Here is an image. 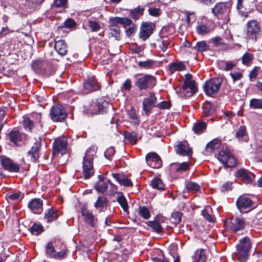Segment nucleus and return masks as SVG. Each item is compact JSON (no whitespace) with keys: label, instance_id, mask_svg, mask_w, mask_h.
Returning <instances> with one entry per match:
<instances>
[{"label":"nucleus","instance_id":"52","mask_svg":"<svg viewBox=\"0 0 262 262\" xmlns=\"http://www.w3.org/2000/svg\"><path fill=\"white\" fill-rule=\"evenodd\" d=\"M4 170L9 172H18L19 166L18 165H2Z\"/></svg>","mask_w":262,"mask_h":262},{"label":"nucleus","instance_id":"60","mask_svg":"<svg viewBox=\"0 0 262 262\" xmlns=\"http://www.w3.org/2000/svg\"><path fill=\"white\" fill-rule=\"evenodd\" d=\"M24 195L20 192L13 193L9 195L8 197L12 200H21Z\"/></svg>","mask_w":262,"mask_h":262},{"label":"nucleus","instance_id":"33","mask_svg":"<svg viewBox=\"0 0 262 262\" xmlns=\"http://www.w3.org/2000/svg\"><path fill=\"white\" fill-rule=\"evenodd\" d=\"M185 69V66L182 62H172L169 65V70L171 73L175 71H182Z\"/></svg>","mask_w":262,"mask_h":262},{"label":"nucleus","instance_id":"38","mask_svg":"<svg viewBox=\"0 0 262 262\" xmlns=\"http://www.w3.org/2000/svg\"><path fill=\"white\" fill-rule=\"evenodd\" d=\"M194 49L198 52H204L209 50V47L205 41L196 42Z\"/></svg>","mask_w":262,"mask_h":262},{"label":"nucleus","instance_id":"3","mask_svg":"<svg viewBox=\"0 0 262 262\" xmlns=\"http://www.w3.org/2000/svg\"><path fill=\"white\" fill-rule=\"evenodd\" d=\"M197 91L195 82L192 80V75L190 74L185 75V80L182 87V95L185 97L192 96Z\"/></svg>","mask_w":262,"mask_h":262},{"label":"nucleus","instance_id":"11","mask_svg":"<svg viewBox=\"0 0 262 262\" xmlns=\"http://www.w3.org/2000/svg\"><path fill=\"white\" fill-rule=\"evenodd\" d=\"M247 36L254 40H256L257 34L260 31V27L256 20L249 21L247 25Z\"/></svg>","mask_w":262,"mask_h":262},{"label":"nucleus","instance_id":"25","mask_svg":"<svg viewBox=\"0 0 262 262\" xmlns=\"http://www.w3.org/2000/svg\"><path fill=\"white\" fill-rule=\"evenodd\" d=\"M110 34L112 36L115 37L116 40L120 39V30L119 27L118 26V24H113V18L110 19Z\"/></svg>","mask_w":262,"mask_h":262},{"label":"nucleus","instance_id":"32","mask_svg":"<svg viewBox=\"0 0 262 262\" xmlns=\"http://www.w3.org/2000/svg\"><path fill=\"white\" fill-rule=\"evenodd\" d=\"M122 24L124 27L130 26L132 23V20L127 17H114L113 18V24Z\"/></svg>","mask_w":262,"mask_h":262},{"label":"nucleus","instance_id":"17","mask_svg":"<svg viewBox=\"0 0 262 262\" xmlns=\"http://www.w3.org/2000/svg\"><path fill=\"white\" fill-rule=\"evenodd\" d=\"M237 178H240L245 183H250L255 178V175L244 168L237 170L235 174Z\"/></svg>","mask_w":262,"mask_h":262},{"label":"nucleus","instance_id":"5","mask_svg":"<svg viewBox=\"0 0 262 262\" xmlns=\"http://www.w3.org/2000/svg\"><path fill=\"white\" fill-rule=\"evenodd\" d=\"M222 80L220 78H213L207 81L203 88L205 93L209 96H212L219 91Z\"/></svg>","mask_w":262,"mask_h":262},{"label":"nucleus","instance_id":"51","mask_svg":"<svg viewBox=\"0 0 262 262\" xmlns=\"http://www.w3.org/2000/svg\"><path fill=\"white\" fill-rule=\"evenodd\" d=\"M95 188L98 192L103 193L107 190L108 185L106 182H99L95 185Z\"/></svg>","mask_w":262,"mask_h":262},{"label":"nucleus","instance_id":"53","mask_svg":"<svg viewBox=\"0 0 262 262\" xmlns=\"http://www.w3.org/2000/svg\"><path fill=\"white\" fill-rule=\"evenodd\" d=\"M31 232L35 235H37L41 233L42 231V227L38 224H34L30 228Z\"/></svg>","mask_w":262,"mask_h":262},{"label":"nucleus","instance_id":"20","mask_svg":"<svg viewBox=\"0 0 262 262\" xmlns=\"http://www.w3.org/2000/svg\"><path fill=\"white\" fill-rule=\"evenodd\" d=\"M97 150V147L96 146H92L86 151L85 156L83 158L84 164L86 163H88V164L93 163Z\"/></svg>","mask_w":262,"mask_h":262},{"label":"nucleus","instance_id":"18","mask_svg":"<svg viewBox=\"0 0 262 262\" xmlns=\"http://www.w3.org/2000/svg\"><path fill=\"white\" fill-rule=\"evenodd\" d=\"M40 147V139L35 142L34 145L32 147L30 150L28 152L27 158L31 162H38V150Z\"/></svg>","mask_w":262,"mask_h":262},{"label":"nucleus","instance_id":"34","mask_svg":"<svg viewBox=\"0 0 262 262\" xmlns=\"http://www.w3.org/2000/svg\"><path fill=\"white\" fill-rule=\"evenodd\" d=\"M156 61L152 59H148L146 61H139L138 63L139 67L146 70L151 69L155 67Z\"/></svg>","mask_w":262,"mask_h":262},{"label":"nucleus","instance_id":"54","mask_svg":"<svg viewBox=\"0 0 262 262\" xmlns=\"http://www.w3.org/2000/svg\"><path fill=\"white\" fill-rule=\"evenodd\" d=\"M181 213L175 212L172 213L171 221L174 224H178L181 221Z\"/></svg>","mask_w":262,"mask_h":262},{"label":"nucleus","instance_id":"49","mask_svg":"<svg viewBox=\"0 0 262 262\" xmlns=\"http://www.w3.org/2000/svg\"><path fill=\"white\" fill-rule=\"evenodd\" d=\"M129 118L132 120V123L135 125H138L139 121L137 118L135 110L131 109L127 112Z\"/></svg>","mask_w":262,"mask_h":262},{"label":"nucleus","instance_id":"45","mask_svg":"<svg viewBox=\"0 0 262 262\" xmlns=\"http://www.w3.org/2000/svg\"><path fill=\"white\" fill-rule=\"evenodd\" d=\"M221 66L223 70L230 71L236 66V63L231 61H222Z\"/></svg>","mask_w":262,"mask_h":262},{"label":"nucleus","instance_id":"2","mask_svg":"<svg viewBox=\"0 0 262 262\" xmlns=\"http://www.w3.org/2000/svg\"><path fill=\"white\" fill-rule=\"evenodd\" d=\"M251 243L249 238L245 237L236 246V256L240 262H246L249 256Z\"/></svg>","mask_w":262,"mask_h":262},{"label":"nucleus","instance_id":"56","mask_svg":"<svg viewBox=\"0 0 262 262\" xmlns=\"http://www.w3.org/2000/svg\"><path fill=\"white\" fill-rule=\"evenodd\" d=\"M139 214L145 219H147L150 216L149 210L144 206L140 208Z\"/></svg>","mask_w":262,"mask_h":262},{"label":"nucleus","instance_id":"21","mask_svg":"<svg viewBox=\"0 0 262 262\" xmlns=\"http://www.w3.org/2000/svg\"><path fill=\"white\" fill-rule=\"evenodd\" d=\"M42 201L40 199L35 198L31 200L28 204V208L34 212L42 211Z\"/></svg>","mask_w":262,"mask_h":262},{"label":"nucleus","instance_id":"26","mask_svg":"<svg viewBox=\"0 0 262 262\" xmlns=\"http://www.w3.org/2000/svg\"><path fill=\"white\" fill-rule=\"evenodd\" d=\"M54 48L61 56H64L67 53V47L64 40H60L56 41Z\"/></svg>","mask_w":262,"mask_h":262},{"label":"nucleus","instance_id":"37","mask_svg":"<svg viewBox=\"0 0 262 262\" xmlns=\"http://www.w3.org/2000/svg\"><path fill=\"white\" fill-rule=\"evenodd\" d=\"M144 10V8L140 6L137 8L131 9L130 11V16L133 18L137 19L143 15Z\"/></svg>","mask_w":262,"mask_h":262},{"label":"nucleus","instance_id":"55","mask_svg":"<svg viewBox=\"0 0 262 262\" xmlns=\"http://www.w3.org/2000/svg\"><path fill=\"white\" fill-rule=\"evenodd\" d=\"M115 153V148L113 147L108 148L104 152L105 157L110 161H111L112 158Z\"/></svg>","mask_w":262,"mask_h":262},{"label":"nucleus","instance_id":"22","mask_svg":"<svg viewBox=\"0 0 262 262\" xmlns=\"http://www.w3.org/2000/svg\"><path fill=\"white\" fill-rule=\"evenodd\" d=\"M221 145L220 140L215 139L209 142L206 146L204 154L207 155L209 153L213 152L216 149H217Z\"/></svg>","mask_w":262,"mask_h":262},{"label":"nucleus","instance_id":"40","mask_svg":"<svg viewBox=\"0 0 262 262\" xmlns=\"http://www.w3.org/2000/svg\"><path fill=\"white\" fill-rule=\"evenodd\" d=\"M45 217L48 222H51L57 219L58 214L54 210L51 208L45 213Z\"/></svg>","mask_w":262,"mask_h":262},{"label":"nucleus","instance_id":"14","mask_svg":"<svg viewBox=\"0 0 262 262\" xmlns=\"http://www.w3.org/2000/svg\"><path fill=\"white\" fill-rule=\"evenodd\" d=\"M81 215L85 223L92 227H94L97 224V219L85 206H83L81 210Z\"/></svg>","mask_w":262,"mask_h":262},{"label":"nucleus","instance_id":"6","mask_svg":"<svg viewBox=\"0 0 262 262\" xmlns=\"http://www.w3.org/2000/svg\"><path fill=\"white\" fill-rule=\"evenodd\" d=\"M225 226L227 230L229 229L232 232L236 233L244 229L245 222L243 219L232 217L225 221Z\"/></svg>","mask_w":262,"mask_h":262},{"label":"nucleus","instance_id":"48","mask_svg":"<svg viewBox=\"0 0 262 262\" xmlns=\"http://www.w3.org/2000/svg\"><path fill=\"white\" fill-rule=\"evenodd\" d=\"M117 202L121 205L122 209L124 211H126L128 210V204L125 198L120 195L117 198Z\"/></svg>","mask_w":262,"mask_h":262},{"label":"nucleus","instance_id":"57","mask_svg":"<svg viewBox=\"0 0 262 262\" xmlns=\"http://www.w3.org/2000/svg\"><path fill=\"white\" fill-rule=\"evenodd\" d=\"M23 125L26 130L31 131L33 123L29 118L25 117L23 121Z\"/></svg>","mask_w":262,"mask_h":262},{"label":"nucleus","instance_id":"31","mask_svg":"<svg viewBox=\"0 0 262 262\" xmlns=\"http://www.w3.org/2000/svg\"><path fill=\"white\" fill-rule=\"evenodd\" d=\"M196 31L199 35H204L211 32L212 30L208 25L201 23L197 26Z\"/></svg>","mask_w":262,"mask_h":262},{"label":"nucleus","instance_id":"30","mask_svg":"<svg viewBox=\"0 0 262 262\" xmlns=\"http://www.w3.org/2000/svg\"><path fill=\"white\" fill-rule=\"evenodd\" d=\"M145 160L147 163H159L162 162V160L160 157L155 152H151L147 154L145 157Z\"/></svg>","mask_w":262,"mask_h":262},{"label":"nucleus","instance_id":"58","mask_svg":"<svg viewBox=\"0 0 262 262\" xmlns=\"http://www.w3.org/2000/svg\"><path fill=\"white\" fill-rule=\"evenodd\" d=\"M148 11L149 14L152 16H158L161 14V10L159 8L149 7Z\"/></svg>","mask_w":262,"mask_h":262},{"label":"nucleus","instance_id":"15","mask_svg":"<svg viewBox=\"0 0 262 262\" xmlns=\"http://www.w3.org/2000/svg\"><path fill=\"white\" fill-rule=\"evenodd\" d=\"M255 0H237L236 9L242 16L246 17L247 14L242 11L243 8H247L249 10H253L255 7Z\"/></svg>","mask_w":262,"mask_h":262},{"label":"nucleus","instance_id":"24","mask_svg":"<svg viewBox=\"0 0 262 262\" xmlns=\"http://www.w3.org/2000/svg\"><path fill=\"white\" fill-rule=\"evenodd\" d=\"M108 105V103L105 100L103 99H98L97 101L96 106L97 107V110L96 111H91V113L92 114H97L98 113L99 114H103L105 113L106 111V107Z\"/></svg>","mask_w":262,"mask_h":262},{"label":"nucleus","instance_id":"19","mask_svg":"<svg viewBox=\"0 0 262 262\" xmlns=\"http://www.w3.org/2000/svg\"><path fill=\"white\" fill-rule=\"evenodd\" d=\"M112 176L121 185L125 187H131L133 186L131 180L123 174L118 173H113Z\"/></svg>","mask_w":262,"mask_h":262},{"label":"nucleus","instance_id":"8","mask_svg":"<svg viewBox=\"0 0 262 262\" xmlns=\"http://www.w3.org/2000/svg\"><path fill=\"white\" fill-rule=\"evenodd\" d=\"M157 97L153 92H150L147 97L142 102L143 110L146 115H148L154 107H156Z\"/></svg>","mask_w":262,"mask_h":262},{"label":"nucleus","instance_id":"28","mask_svg":"<svg viewBox=\"0 0 262 262\" xmlns=\"http://www.w3.org/2000/svg\"><path fill=\"white\" fill-rule=\"evenodd\" d=\"M192 262H205L206 256L204 250L202 249H198L192 256Z\"/></svg>","mask_w":262,"mask_h":262},{"label":"nucleus","instance_id":"7","mask_svg":"<svg viewBox=\"0 0 262 262\" xmlns=\"http://www.w3.org/2000/svg\"><path fill=\"white\" fill-rule=\"evenodd\" d=\"M217 158L222 164H236L237 161L235 157L231 153L226 146H223L217 155Z\"/></svg>","mask_w":262,"mask_h":262},{"label":"nucleus","instance_id":"59","mask_svg":"<svg viewBox=\"0 0 262 262\" xmlns=\"http://www.w3.org/2000/svg\"><path fill=\"white\" fill-rule=\"evenodd\" d=\"M188 190L197 191L200 189V186L194 182H189L186 185Z\"/></svg>","mask_w":262,"mask_h":262},{"label":"nucleus","instance_id":"12","mask_svg":"<svg viewBox=\"0 0 262 262\" xmlns=\"http://www.w3.org/2000/svg\"><path fill=\"white\" fill-rule=\"evenodd\" d=\"M236 206L241 212H248L253 208L252 201L246 196L239 197Z\"/></svg>","mask_w":262,"mask_h":262},{"label":"nucleus","instance_id":"61","mask_svg":"<svg viewBox=\"0 0 262 262\" xmlns=\"http://www.w3.org/2000/svg\"><path fill=\"white\" fill-rule=\"evenodd\" d=\"M202 214L204 217L208 221L210 222H213L214 221L213 217L209 213L207 209H204L202 211Z\"/></svg>","mask_w":262,"mask_h":262},{"label":"nucleus","instance_id":"29","mask_svg":"<svg viewBox=\"0 0 262 262\" xmlns=\"http://www.w3.org/2000/svg\"><path fill=\"white\" fill-rule=\"evenodd\" d=\"M236 137L241 141L247 142L248 137L246 132V127L245 126H241L235 134Z\"/></svg>","mask_w":262,"mask_h":262},{"label":"nucleus","instance_id":"50","mask_svg":"<svg viewBox=\"0 0 262 262\" xmlns=\"http://www.w3.org/2000/svg\"><path fill=\"white\" fill-rule=\"evenodd\" d=\"M46 252L48 255H50L52 257H54V255L56 253L54 246L52 243H49L46 246Z\"/></svg>","mask_w":262,"mask_h":262},{"label":"nucleus","instance_id":"1","mask_svg":"<svg viewBox=\"0 0 262 262\" xmlns=\"http://www.w3.org/2000/svg\"><path fill=\"white\" fill-rule=\"evenodd\" d=\"M232 4L230 2H219L212 9L211 12L217 19L222 20L224 23L229 21V14Z\"/></svg>","mask_w":262,"mask_h":262},{"label":"nucleus","instance_id":"39","mask_svg":"<svg viewBox=\"0 0 262 262\" xmlns=\"http://www.w3.org/2000/svg\"><path fill=\"white\" fill-rule=\"evenodd\" d=\"M147 224L149 227L152 229L153 231L157 233H160L163 231V228L160 224L157 221H149Z\"/></svg>","mask_w":262,"mask_h":262},{"label":"nucleus","instance_id":"41","mask_svg":"<svg viewBox=\"0 0 262 262\" xmlns=\"http://www.w3.org/2000/svg\"><path fill=\"white\" fill-rule=\"evenodd\" d=\"M158 48L163 52H165L169 45V41L166 39L161 38L157 41Z\"/></svg>","mask_w":262,"mask_h":262},{"label":"nucleus","instance_id":"27","mask_svg":"<svg viewBox=\"0 0 262 262\" xmlns=\"http://www.w3.org/2000/svg\"><path fill=\"white\" fill-rule=\"evenodd\" d=\"M8 137L9 140L15 145H18L23 139V135L16 130L11 131Z\"/></svg>","mask_w":262,"mask_h":262},{"label":"nucleus","instance_id":"62","mask_svg":"<svg viewBox=\"0 0 262 262\" xmlns=\"http://www.w3.org/2000/svg\"><path fill=\"white\" fill-rule=\"evenodd\" d=\"M171 105L168 101H162L158 103L156 107L160 109H168L170 107Z\"/></svg>","mask_w":262,"mask_h":262},{"label":"nucleus","instance_id":"47","mask_svg":"<svg viewBox=\"0 0 262 262\" xmlns=\"http://www.w3.org/2000/svg\"><path fill=\"white\" fill-rule=\"evenodd\" d=\"M250 106L254 109H262V99H252L250 101Z\"/></svg>","mask_w":262,"mask_h":262},{"label":"nucleus","instance_id":"36","mask_svg":"<svg viewBox=\"0 0 262 262\" xmlns=\"http://www.w3.org/2000/svg\"><path fill=\"white\" fill-rule=\"evenodd\" d=\"M83 172L85 179H89L94 173L93 165H83Z\"/></svg>","mask_w":262,"mask_h":262},{"label":"nucleus","instance_id":"63","mask_svg":"<svg viewBox=\"0 0 262 262\" xmlns=\"http://www.w3.org/2000/svg\"><path fill=\"white\" fill-rule=\"evenodd\" d=\"M210 40L216 46H221L224 44L223 39L220 37L212 38Z\"/></svg>","mask_w":262,"mask_h":262},{"label":"nucleus","instance_id":"64","mask_svg":"<svg viewBox=\"0 0 262 262\" xmlns=\"http://www.w3.org/2000/svg\"><path fill=\"white\" fill-rule=\"evenodd\" d=\"M252 56L249 53H245L242 57V62L245 64H248L252 60Z\"/></svg>","mask_w":262,"mask_h":262},{"label":"nucleus","instance_id":"43","mask_svg":"<svg viewBox=\"0 0 262 262\" xmlns=\"http://www.w3.org/2000/svg\"><path fill=\"white\" fill-rule=\"evenodd\" d=\"M151 185L154 189L159 190H163L165 186L162 180L158 178L154 179L151 182Z\"/></svg>","mask_w":262,"mask_h":262},{"label":"nucleus","instance_id":"23","mask_svg":"<svg viewBox=\"0 0 262 262\" xmlns=\"http://www.w3.org/2000/svg\"><path fill=\"white\" fill-rule=\"evenodd\" d=\"M175 150L178 154L182 156L190 157L192 154V151L190 148L186 146L182 142H179L175 146Z\"/></svg>","mask_w":262,"mask_h":262},{"label":"nucleus","instance_id":"44","mask_svg":"<svg viewBox=\"0 0 262 262\" xmlns=\"http://www.w3.org/2000/svg\"><path fill=\"white\" fill-rule=\"evenodd\" d=\"M107 201L105 197L100 196L95 203V207L96 208H103L107 206Z\"/></svg>","mask_w":262,"mask_h":262},{"label":"nucleus","instance_id":"35","mask_svg":"<svg viewBox=\"0 0 262 262\" xmlns=\"http://www.w3.org/2000/svg\"><path fill=\"white\" fill-rule=\"evenodd\" d=\"M206 127V124L203 122H198L194 123L193 130L195 134H200L203 133Z\"/></svg>","mask_w":262,"mask_h":262},{"label":"nucleus","instance_id":"16","mask_svg":"<svg viewBox=\"0 0 262 262\" xmlns=\"http://www.w3.org/2000/svg\"><path fill=\"white\" fill-rule=\"evenodd\" d=\"M155 25L152 23H143L141 27L140 37L143 40L147 39L152 33Z\"/></svg>","mask_w":262,"mask_h":262},{"label":"nucleus","instance_id":"13","mask_svg":"<svg viewBox=\"0 0 262 262\" xmlns=\"http://www.w3.org/2000/svg\"><path fill=\"white\" fill-rule=\"evenodd\" d=\"M100 88V85L96 81L95 77H90L83 83V93L88 94L97 91L99 90Z\"/></svg>","mask_w":262,"mask_h":262},{"label":"nucleus","instance_id":"9","mask_svg":"<svg viewBox=\"0 0 262 262\" xmlns=\"http://www.w3.org/2000/svg\"><path fill=\"white\" fill-rule=\"evenodd\" d=\"M67 142L64 138H58L54 143L53 155L54 156L60 154L63 155L67 151Z\"/></svg>","mask_w":262,"mask_h":262},{"label":"nucleus","instance_id":"46","mask_svg":"<svg viewBox=\"0 0 262 262\" xmlns=\"http://www.w3.org/2000/svg\"><path fill=\"white\" fill-rule=\"evenodd\" d=\"M124 136L126 139L133 143H136L137 141V134L136 132H125Z\"/></svg>","mask_w":262,"mask_h":262},{"label":"nucleus","instance_id":"4","mask_svg":"<svg viewBox=\"0 0 262 262\" xmlns=\"http://www.w3.org/2000/svg\"><path fill=\"white\" fill-rule=\"evenodd\" d=\"M135 84L140 90H146L152 88L156 85V79L155 77L147 74L137 78Z\"/></svg>","mask_w":262,"mask_h":262},{"label":"nucleus","instance_id":"10","mask_svg":"<svg viewBox=\"0 0 262 262\" xmlns=\"http://www.w3.org/2000/svg\"><path fill=\"white\" fill-rule=\"evenodd\" d=\"M50 115L52 120L55 122L62 121L67 117V114L60 105H56L52 107Z\"/></svg>","mask_w":262,"mask_h":262},{"label":"nucleus","instance_id":"42","mask_svg":"<svg viewBox=\"0 0 262 262\" xmlns=\"http://www.w3.org/2000/svg\"><path fill=\"white\" fill-rule=\"evenodd\" d=\"M88 26L92 32H97L101 28L100 24L94 20H89Z\"/></svg>","mask_w":262,"mask_h":262}]
</instances>
